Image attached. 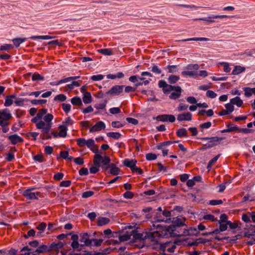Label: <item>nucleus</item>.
I'll return each instance as SVG.
<instances>
[{"instance_id": "nucleus-17", "label": "nucleus", "mask_w": 255, "mask_h": 255, "mask_svg": "<svg viewBox=\"0 0 255 255\" xmlns=\"http://www.w3.org/2000/svg\"><path fill=\"white\" fill-rule=\"evenodd\" d=\"M110 221V220L107 217H99L97 221V225L99 226H103L108 224Z\"/></svg>"}, {"instance_id": "nucleus-58", "label": "nucleus", "mask_w": 255, "mask_h": 255, "mask_svg": "<svg viewBox=\"0 0 255 255\" xmlns=\"http://www.w3.org/2000/svg\"><path fill=\"white\" fill-rule=\"evenodd\" d=\"M238 131L242 132L244 133H249L254 132V130L252 129L247 128H239V129H238Z\"/></svg>"}, {"instance_id": "nucleus-49", "label": "nucleus", "mask_w": 255, "mask_h": 255, "mask_svg": "<svg viewBox=\"0 0 255 255\" xmlns=\"http://www.w3.org/2000/svg\"><path fill=\"white\" fill-rule=\"evenodd\" d=\"M104 235L108 236V238H115L114 234H117V233L116 232H112V230L110 229H106L104 231Z\"/></svg>"}, {"instance_id": "nucleus-33", "label": "nucleus", "mask_w": 255, "mask_h": 255, "mask_svg": "<svg viewBox=\"0 0 255 255\" xmlns=\"http://www.w3.org/2000/svg\"><path fill=\"white\" fill-rule=\"evenodd\" d=\"M173 143V142H171V141H166L162 142H160L158 143L157 145V148L158 149H163L165 148V147L169 146Z\"/></svg>"}, {"instance_id": "nucleus-13", "label": "nucleus", "mask_w": 255, "mask_h": 255, "mask_svg": "<svg viewBox=\"0 0 255 255\" xmlns=\"http://www.w3.org/2000/svg\"><path fill=\"white\" fill-rule=\"evenodd\" d=\"M136 163L137 161L135 159H129L128 158H126L123 161L124 165L129 168L131 171L136 166Z\"/></svg>"}, {"instance_id": "nucleus-7", "label": "nucleus", "mask_w": 255, "mask_h": 255, "mask_svg": "<svg viewBox=\"0 0 255 255\" xmlns=\"http://www.w3.org/2000/svg\"><path fill=\"white\" fill-rule=\"evenodd\" d=\"M102 158L101 154H97L94 156V159L93 161L94 166H91L90 168V172L91 173H96L100 170V167H101V159Z\"/></svg>"}, {"instance_id": "nucleus-16", "label": "nucleus", "mask_w": 255, "mask_h": 255, "mask_svg": "<svg viewBox=\"0 0 255 255\" xmlns=\"http://www.w3.org/2000/svg\"><path fill=\"white\" fill-rule=\"evenodd\" d=\"M243 91L245 92V95L247 97H250L253 94L255 95V87L253 88L250 87H244Z\"/></svg>"}, {"instance_id": "nucleus-44", "label": "nucleus", "mask_w": 255, "mask_h": 255, "mask_svg": "<svg viewBox=\"0 0 255 255\" xmlns=\"http://www.w3.org/2000/svg\"><path fill=\"white\" fill-rule=\"evenodd\" d=\"M131 235V233L130 235L128 234H124L123 235H120L119 236V241L120 242H123L125 241H127L130 239V237Z\"/></svg>"}, {"instance_id": "nucleus-57", "label": "nucleus", "mask_w": 255, "mask_h": 255, "mask_svg": "<svg viewBox=\"0 0 255 255\" xmlns=\"http://www.w3.org/2000/svg\"><path fill=\"white\" fill-rule=\"evenodd\" d=\"M69 155V152L68 151H61L60 152L59 155L57 157V159H59V157H62L64 159H66L68 158V156Z\"/></svg>"}, {"instance_id": "nucleus-64", "label": "nucleus", "mask_w": 255, "mask_h": 255, "mask_svg": "<svg viewBox=\"0 0 255 255\" xmlns=\"http://www.w3.org/2000/svg\"><path fill=\"white\" fill-rule=\"evenodd\" d=\"M15 156L13 153L11 152H9L7 153L6 157H5V160L7 161L10 162L12 161L14 159Z\"/></svg>"}, {"instance_id": "nucleus-55", "label": "nucleus", "mask_w": 255, "mask_h": 255, "mask_svg": "<svg viewBox=\"0 0 255 255\" xmlns=\"http://www.w3.org/2000/svg\"><path fill=\"white\" fill-rule=\"evenodd\" d=\"M104 78V76L102 74H98V75H94L91 77V79L93 81H100L103 79Z\"/></svg>"}, {"instance_id": "nucleus-21", "label": "nucleus", "mask_w": 255, "mask_h": 255, "mask_svg": "<svg viewBox=\"0 0 255 255\" xmlns=\"http://www.w3.org/2000/svg\"><path fill=\"white\" fill-rule=\"evenodd\" d=\"M230 103L233 105H236L238 107H240L243 104V101L239 97H236L230 100Z\"/></svg>"}, {"instance_id": "nucleus-23", "label": "nucleus", "mask_w": 255, "mask_h": 255, "mask_svg": "<svg viewBox=\"0 0 255 255\" xmlns=\"http://www.w3.org/2000/svg\"><path fill=\"white\" fill-rule=\"evenodd\" d=\"M189 236H198L200 235V232L198 230L197 228L190 227L187 231Z\"/></svg>"}, {"instance_id": "nucleus-42", "label": "nucleus", "mask_w": 255, "mask_h": 255, "mask_svg": "<svg viewBox=\"0 0 255 255\" xmlns=\"http://www.w3.org/2000/svg\"><path fill=\"white\" fill-rule=\"evenodd\" d=\"M33 159L35 161L38 162L39 163H42L44 161L43 155L41 153L33 156Z\"/></svg>"}, {"instance_id": "nucleus-25", "label": "nucleus", "mask_w": 255, "mask_h": 255, "mask_svg": "<svg viewBox=\"0 0 255 255\" xmlns=\"http://www.w3.org/2000/svg\"><path fill=\"white\" fill-rule=\"evenodd\" d=\"M107 103V101L105 100L104 102L101 103H98L94 105V108H95L96 109L100 110H105V113L103 114V115L107 114V113L105 110L106 105Z\"/></svg>"}, {"instance_id": "nucleus-56", "label": "nucleus", "mask_w": 255, "mask_h": 255, "mask_svg": "<svg viewBox=\"0 0 255 255\" xmlns=\"http://www.w3.org/2000/svg\"><path fill=\"white\" fill-rule=\"evenodd\" d=\"M95 143L94 139L90 138L86 140V146H87L88 148H91L95 146Z\"/></svg>"}, {"instance_id": "nucleus-10", "label": "nucleus", "mask_w": 255, "mask_h": 255, "mask_svg": "<svg viewBox=\"0 0 255 255\" xmlns=\"http://www.w3.org/2000/svg\"><path fill=\"white\" fill-rule=\"evenodd\" d=\"M79 241L81 242V247H91L93 245V244H91V239H90L89 235L87 233H85L80 236Z\"/></svg>"}, {"instance_id": "nucleus-22", "label": "nucleus", "mask_w": 255, "mask_h": 255, "mask_svg": "<svg viewBox=\"0 0 255 255\" xmlns=\"http://www.w3.org/2000/svg\"><path fill=\"white\" fill-rule=\"evenodd\" d=\"M176 134L179 137H187L188 132L186 128H179L176 131Z\"/></svg>"}, {"instance_id": "nucleus-2", "label": "nucleus", "mask_w": 255, "mask_h": 255, "mask_svg": "<svg viewBox=\"0 0 255 255\" xmlns=\"http://www.w3.org/2000/svg\"><path fill=\"white\" fill-rule=\"evenodd\" d=\"M158 86L160 88H162V91L165 95H168L169 93L174 91L169 95L170 99L176 100L180 98L181 96L182 89L179 86H172L167 84L166 81L161 80L158 81Z\"/></svg>"}, {"instance_id": "nucleus-37", "label": "nucleus", "mask_w": 255, "mask_h": 255, "mask_svg": "<svg viewBox=\"0 0 255 255\" xmlns=\"http://www.w3.org/2000/svg\"><path fill=\"white\" fill-rule=\"evenodd\" d=\"M48 248L47 246L43 245L42 246H39L35 251V253H36L38 254H42L45 252H47Z\"/></svg>"}, {"instance_id": "nucleus-47", "label": "nucleus", "mask_w": 255, "mask_h": 255, "mask_svg": "<svg viewBox=\"0 0 255 255\" xmlns=\"http://www.w3.org/2000/svg\"><path fill=\"white\" fill-rule=\"evenodd\" d=\"M81 82V81H73L71 84H67V87L70 89H73L74 87L80 86V83Z\"/></svg>"}, {"instance_id": "nucleus-63", "label": "nucleus", "mask_w": 255, "mask_h": 255, "mask_svg": "<svg viewBox=\"0 0 255 255\" xmlns=\"http://www.w3.org/2000/svg\"><path fill=\"white\" fill-rule=\"evenodd\" d=\"M94 194V192L92 191H85L82 193V197L83 198H87L93 196Z\"/></svg>"}, {"instance_id": "nucleus-59", "label": "nucleus", "mask_w": 255, "mask_h": 255, "mask_svg": "<svg viewBox=\"0 0 255 255\" xmlns=\"http://www.w3.org/2000/svg\"><path fill=\"white\" fill-rule=\"evenodd\" d=\"M44 122L47 123H51V121L53 119V116L52 114H48L44 117Z\"/></svg>"}, {"instance_id": "nucleus-48", "label": "nucleus", "mask_w": 255, "mask_h": 255, "mask_svg": "<svg viewBox=\"0 0 255 255\" xmlns=\"http://www.w3.org/2000/svg\"><path fill=\"white\" fill-rule=\"evenodd\" d=\"M30 102L33 105H36L38 104L43 105L47 102V100L45 99L32 100L30 101Z\"/></svg>"}, {"instance_id": "nucleus-19", "label": "nucleus", "mask_w": 255, "mask_h": 255, "mask_svg": "<svg viewBox=\"0 0 255 255\" xmlns=\"http://www.w3.org/2000/svg\"><path fill=\"white\" fill-rule=\"evenodd\" d=\"M83 101L86 104H88L92 102V96L90 92H86L83 94Z\"/></svg>"}, {"instance_id": "nucleus-32", "label": "nucleus", "mask_w": 255, "mask_h": 255, "mask_svg": "<svg viewBox=\"0 0 255 255\" xmlns=\"http://www.w3.org/2000/svg\"><path fill=\"white\" fill-rule=\"evenodd\" d=\"M179 79L180 77L179 76L171 75L168 78V82L170 84H173L176 83Z\"/></svg>"}, {"instance_id": "nucleus-11", "label": "nucleus", "mask_w": 255, "mask_h": 255, "mask_svg": "<svg viewBox=\"0 0 255 255\" xmlns=\"http://www.w3.org/2000/svg\"><path fill=\"white\" fill-rule=\"evenodd\" d=\"M106 128V125L104 122L99 121L97 122L94 126L92 127L90 129V132L99 131Z\"/></svg>"}, {"instance_id": "nucleus-35", "label": "nucleus", "mask_w": 255, "mask_h": 255, "mask_svg": "<svg viewBox=\"0 0 255 255\" xmlns=\"http://www.w3.org/2000/svg\"><path fill=\"white\" fill-rule=\"evenodd\" d=\"M104 240L102 239H97L95 238L91 239V244H93L92 246H95L99 247L101 246Z\"/></svg>"}, {"instance_id": "nucleus-40", "label": "nucleus", "mask_w": 255, "mask_h": 255, "mask_svg": "<svg viewBox=\"0 0 255 255\" xmlns=\"http://www.w3.org/2000/svg\"><path fill=\"white\" fill-rule=\"evenodd\" d=\"M145 78L143 77H139L138 75L131 76L129 78V81L133 83H135L138 80H143Z\"/></svg>"}, {"instance_id": "nucleus-54", "label": "nucleus", "mask_w": 255, "mask_h": 255, "mask_svg": "<svg viewBox=\"0 0 255 255\" xmlns=\"http://www.w3.org/2000/svg\"><path fill=\"white\" fill-rule=\"evenodd\" d=\"M146 159L148 161L153 160L157 158V155L152 153H148L145 155Z\"/></svg>"}, {"instance_id": "nucleus-45", "label": "nucleus", "mask_w": 255, "mask_h": 255, "mask_svg": "<svg viewBox=\"0 0 255 255\" xmlns=\"http://www.w3.org/2000/svg\"><path fill=\"white\" fill-rule=\"evenodd\" d=\"M52 126V123H47L45 124V126L42 129V132L44 134H47L49 133Z\"/></svg>"}, {"instance_id": "nucleus-52", "label": "nucleus", "mask_w": 255, "mask_h": 255, "mask_svg": "<svg viewBox=\"0 0 255 255\" xmlns=\"http://www.w3.org/2000/svg\"><path fill=\"white\" fill-rule=\"evenodd\" d=\"M13 100L9 98L8 96H7L5 97V102L4 103V106L5 107H9L13 104Z\"/></svg>"}, {"instance_id": "nucleus-50", "label": "nucleus", "mask_w": 255, "mask_h": 255, "mask_svg": "<svg viewBox=\"0 0 255 255\" xmlns=\"http://www.w3.org/2000/svg\"><path fill=\"white\" fill-rule=\"evenodd\" d=\"M77 144L80 147L86 146V139L84 138H79L76 139Z\"/></svg>"}, {"instance_id": "nucleus-28", "label": "nucleus", "mask_w": 255, "mask_h": 255, "mask_svg": "<svg viewBox=\"0 0 255 255\" xmlns=\"http://www.w3.org/2000/svg\"><path fill=\"white\" fill-rule=\"evenodd\" d=\"M27 38H15L12 40V41L13 43V45L16 47H18L19 46L20 44L24 42L26 40Z\"/></svg>"}, {"instance_id": "nucleus-39", "label": "nucleus", "mask_w": 255, "mask_h": 255, "mask_svg": "<svg viewBox=\"0 0 255 255\" xmlns=\"http://www.w3.org/2000/svg\"><path fill=\"white\" fill-rule=\"evenodd\" d=\"M71 246L74 250L80 252L82 251L81 244L79 243V242H72Z\"/></svg>"}, {"instance_id": "nucleus-15", "label": "nucleus", "mask_w": 255, "mask_h": 255, "mask_svg": "<svg viewBox=\"0 0 255 255\" xmlns=\"http://www.w3.org/2000/svg\"><path fill=\"white\" fill-rule=\"evenodd\" d=\"M187 244V246L189 247L197 246L200 244H205L204 241V238H199L195 239L194 241H186Z\"/></svg>"}, {"instance_id": "nucleus-36", "label": "nucleus", "mask_w": 255, "mask_h": 255, "mask_svg": "<svg viewBox=\"0 0 255 255\" xmlns=\"http://www.w3.org/2000/svg\"><path fill=\"white\" fill-rule=\"evenodd\" d=\"M52 36L50 35H38V36H32L30 37V39L33 40L36 39H43V40H48L51 39L52 38Z\"/></svg>"}, {"instance_id": "nucleus-34", "label": "nucleus", "mask_w": 255, "mask_h": 255, "mask_svg": "<svg viewBox=\"0 0 255 255\" xmlns=\"http://www.w3.org/2000/svg\"><path fill=\"white\" fill-rule=\"evenodd\" d=\"M251 212L244 213L242 215V220L246 223H251Z\"/></svg>"}, {"instance_id": "nucleus-60", "label": "nucleus", "mask_w": 255, "mask_h": 255, "mask_svg": "<svg viewBox=\"0 0 255 255\" xmlns=\"http://www.w3.org/2000/svg\"><path fill=\"white\" fill-rule=\"evenodd\" d=\"M63 111L66 113H68L71 110V105L69 104L63 103L62 104Z\"/></svg>"}, {"instance_id": "nucleus-3", "label": "nucleus", "mask_w": 255, "mask_h": 255, "mask_svg": "<svg viewBox=\"0 0 255 255\" xmlns=\"http://www.w3.org/2000/svg\"><path fill=\"white\" fill-rule=\"evenodd\" d=\"M131 235L133 237L132 241L135 243L136 240L144 241L146 239H150L152 242L156 241L157 238H161L159 231L143 233H138L135 230L131 231Z\"/></svg>"}, {"instance_id": "nucleus-5", "label": "nucleus", "mask_w": 255, "mask_h": 255, "mask_svg": "<svg viewBox=\"0 0 255 255\" xmlns=\"http://www.w3.org/2000/svg\"><path fill=\"white\" fill-rule=\"evenodd\" d=\"M198 139H199L202 141L208 140V141L206 143L209 148H211L218 145L220 143L221 141L224 139L225 138L215 136L212 137H198Z\"/></svg>"}, {"instance_id": "nucleus-61", "label": "nucleus", "mask_w": 255, "mask_h": 255, "mask_svg": "<svg viewBox=\"0 0 255 255\" xmlns=\"http://www.w3.org/2000/svg\"><path fill=\"white\" fill-rule=\"evenodd\" d=\"M225 106L227 109V111L228 112L229 114L233 112L234 110V107L233 105L231 103L226 104Z\"/></svg>"}, {"instance_id": "nucleus-30", "label": "nucleus", "mask_w": 255, "mask_h": 255, "mask_svg": "<svg viewBox=\"0 0 255 255\" xmlns=\"http://www.w3.org/2000/svg\"><path fill=\"white\" fill-rule=\"evenodd\" d=\"M106 134L109 137L113 138L115 139H119L122 136V134L118 132H107Z\"/></svg>"}, {"instance_id": "nucleus-6", "label": "nucleus", "mask_w": 255, "mask_h": 255, "mask_svg": "<svg viewBox=\"0 0 255 255\" xmlns=\"http://www.w3.org/2000/svg\"><path fill=\"white\" fill-rule=\"evenodd\" d=\"M12 118V115L8 109L5 108L0 110V122L1 125L0 126L8 125L9 122L7 121Z\"/></svg>"}, {"instance_id": "nucleus-43", "label": "nucleus", "mask_w": 255, "mask_h": 255, "mask_svg": "<svg viewBox=\"0 0 255 255\" xmlns=\"http://www.w3.org/2000/svg\"><path fill=\"white\" fill-rule=\"evenodd\" d=\"M158 238H157L156 239V240H157ZM156 243V244H158V242H157V240H156V241H155ZM170 244V242H167L165 243H162V244H159V250H160V251H162L163 252H164L166 249V248L169 246V245Z\"/></svg>"}, {"instance_id": "nucleus-62", "label": "nucleus", "mask_w": 255, "mask_h": 255, "mask_svg": "<svg viewBox=\"0 0 255 255\" xmlns=\"http://www.w3.org/2000/svg\"><path fill=\"white\" fill-rule=\"evenodd\" d=\"M64 174L62 172H57L55 173L54 175V179L55 180L59 181L62 180L64 177Z\"/></svg>"}, {"instance_id": "nucleus-46", "label": "nucleus", "mask_w": 255, "mask_h": 255, "mask_svg": "<svg viewBox=\"0 0 255 255\" xmlns=\"http://www.w3.org/2000/svg\"><path fill=\"white\" fill-rule=\"evenodd\" d=\"M13 46L10 44H4L0 46V51H8L10 49H12Z\"/></svg>"}, {"instance_id": "nucleus-26", "label": "nucleus", "mask_w": 255, "mask_h": 255, "mask_svg": "<svg viewBox=\"0 0 255 255\" xmlns=\"http://www.w3.org/2000/svg\"><path fill=\"white\" fill-rule=\"evenodd\" d=\"M209 39L206 37H193L187 39H182L181 41L182 42H186L188 41H207Z\"/></svg>"}, {"instance_id": "nucleus-24", "label": "nucleus", "mask_w": 255, "mask_h": 255, "mask_svg": "<svg viewBox=\"0 0 255 255\" xmlns=\"http://www.w3.org/2000/svg\"><path fill=\"white\" fill-rule=\"evenodd\" d=\"M111 161V159L109 157L105 156L101 159V163H102V165L101 167L103 169H106V167L108 166Z\"/></svg>"}, {"instance_id": "nucleus-27", "label": "nucleus", "mask_w": 255, "mask_h": 255, "mask_svg": "<svg viewBox=\"0 0 255 255\" xmlns=\"http://www.w3.org/2000/svg\"><path fill=\"white\" fill-rule=\"evenodd\" d=\"M98 52L106 56H110L113 54L112 49L111 48L100 49L98 50Z\"/></svg>"}, {"instance_id": "nucleus-1", "label": "nucleus", "mask_w": 255, "mask_h": 255, "mask_svg": "<svg viewBox=\"0 0 255 255\" xmlns=\"http://www.w3.org/2000/svg\"><path fill=\"white\" fill-rule=\"evenodd\" d=\"M172 223V225L164 227L160 225L156 226L157 229L161 230V233H160L161 238H168L169 234H170V236L171 237H178L179 236V234L175 233L177 228L186 226L182 219L179 218L174 219Z\"/></svg>"}, {"instance_id": "nucleus-18", "label": "nucleus", "mask_w": 255, "mask_h": 255, "mask_svg": "<svg viewBox=\"0 0 255 255\" xmlns=\"http://www.w3.org/2000/svg\"><path fill=\"white\" fill-rule=\"evenodd\" d=\"M59 128L60 129L58 135L60 137H65L67 135V131L68 130L67 127L65 125H60Z\"/></svg>"}, {"instance_id": "nucleus-41", "label": "nucleus", "mask_w": 255, "mask_h": 255, "mask_svg": "<svg viewBox=\"0 0 255 255\" xmlns=\"http://www.w3.org/2000/svg\"><path fill=\"white\" fill-rule=\"evenodd\" d=\"M67 99V97L65 95L63 94H60L59 95H56L54 98V100L56 101H59V102H64L66 101Z\"/></svg>"}, {"instance_id": "nucleus-51", "label": "nucleus", "mask_w": 255, "mask_h": 255, "mask_svg": "<svg viewBox=\"0 0 255 255\" xmlns=\"http://www.w3.org/2000/svg\"><path fill=\"white\" fill-rule=\"evenodd\" d=\"M177 65H168L165 69L168 70V72L171 73H174L177 71Z\"/></svg>"}, {"instance_id": "nucleus-20", "label": "nucleus", "mask_w": 255, "mask_h": 255, "mask_svg": "<svg viewBox=\"0 0 255 255\" xmlns=\"http://www.w3.org/2000/svg\"><path fill=\"white\" fill-rule=\"evenodd\" d=\"M246 70L245 67H242L241 66H235L234 69L232 71V74L234 75H238L243 72H244Z\"/></svg>"}, {"instance_id": "nucleus-53", "label": "nucleus", "mask_w": 255, "mask_h": 255, "mask_svg": "<svg viewBox=\"0 0 255 255\" xmlns=\"http://www.w3.org/2000/svg\"><path fill=\"white\" fill-rule=\"evenodd\" d=\"M47 112L46 109H41L39 110L38 113L37 114V118L41 119L43 116Z\"/></svg>"}, {"instance_id": "nucleus-9", "label": "nucleus", "mask_w": 255, "mask_h": 255, "mask_svg": "<svg viewBox=\"0 0 255 255\" xmlns=\"http://www.w3.org/2000/svg\"><path fill=\"white\" fill-rule=\"evenodd\" d=\"M22 194L28 200H37L38 197L41 196V193L39 192H30L29 190H24Z\"/></svg>"}, {"instance_id": "nucleus-31", "label": "nucleus", "mask_w": 255, "mask_h": 255, "mask_svg": "<svg viewBox=\"0 0 255 255\" xmlns=\"http://www.w3.org/2000/svg\"><path fill=\"white\" fill-rule=\"evenodd\" d=\"M29 100L26 98H16L15 100L14 101L15 105L17 106H23L24 102H28Z\"/></svg>"}, {"instance_id": "nucleus-8", "label": "nucleus", "mask_w": 255, "mask_h": 255, "mask_svg": "<svg viewBox=\"0 0 255 255\" xmlns=\"http://www.w3.org/2000/svg\"><path fill=\"white\" fill-rule=\"evenodd\" d=\"M124 87V85L114 86L110 90L106 92V94L111 96H118L123 92Z\"/></svg>"}, {"instance_id": "nucleus-4", "label": "nucleus", "mask_w": 255, "mask_h": 255, "mask_svg": "<svg viewBox=\"0 0 255 255\" xmlns=\"http://www.w3.org/2000/svg\"><path fill=\"white\" fill-rule=\"evenodd\" d=\"M199 68V66L197 64H189L186 69L188 71H185L181 72L182 76H189L190 77H194L199 76L203 77H206L208 76V72L206 70H201L199 72L197 70Z\"/></svg>"}, {"instance_id": "nucleus-29", "label": "nucleus", "mask_w": 255, "mask_h": 255, "mask_svg": "<svg viewBox=\"0 0 255 255\" xmlns=\"http://www.w3.org/2000/svg\"><path fill=\"white\" fill-rule=\"evenodd\" d=\"M71 102L73 105H77L81 106L83 105V103L81 99L79 97H74L71 99Z\"/></svg>"}, {"instance_id": "nucleus-12", "label": "nucleus", "mask_w": 255, "mask_h": 255, "mask_svg": "<svg viewBox=\"0 0 255 255\" xmlns=\"http://www.w3.org/2000/svg\"><path fill=\"white\" fill-rule=\"evenodd\" d=\"M7 138L12 145H15L18 142H23L24 141L23 139L17 134L9 135L7 136Z\"/></svg>"}, {"instance_id": "nucleus-14", "label": "nucleus", "mask_w": 255, "mask_h": 255, "mask_svg": "<svg viewBox=\"0 0 255 255\" xmlns=\"http://www.w3.org/2000/svg\"><path fill=\"white\" fill-rule=\"evenodd\" d=\"M192 120V114L189 113H185L182 114H179L177 116V120L179 121H189Z\"/></svg>"}, {"instance_id": "nucleus-38", "label": "nucleus", "mask_w": 255, "mask_h": 255, "mask_svg": "<svg viewBox=\"0 0 255 255\" xmlns=\"http://www.w3.org/2000/svg\"><path fill=\"white\" fill-rule=\"evenodd\" d=\"M44 80V77L41 76L38 73H34L32 75V80L33 81H43Z\"/></svg>"}]
</instances>
